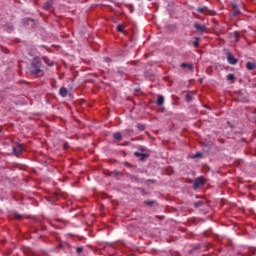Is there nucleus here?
<instances>
[{"instance_id": "10", "label": "nucleus", "mask_w": 256, "mask_h": 256, "mask_svg": "<svg viewBox=\"0 0 256 256\" xmlns=\"http://www.w3.org/2000/svg\"><path fill=\"white\" fill-rule=\"evenodd\" d=\"M113 139H115V141H123V135L121 134V132H115L113 134Z\"/></svg>"}, {"instance_id": "8", "label": "nucleus", "mask_w": 256, "mask_h": 256, "mask_svg": "<svg viewBox=\"0 0 256 256\" xmlns=\"http://www.w3.org/2000/svg\"><path fill=\"white\" fill-rule=\"evenodd\" d=\"M134 156L140 157V161H145V159H147V157H149V154H144L141 152H134Z\"/></svg>"}, {"instance_id": "19", "label": "nucleus", "mask_w": 256, "mask_h": 256, "mask_svg": "<svg viewBox=\"0 0 256 256\" xmlns=\"http://www.w3.org/2000/svg\"><path fill=\"white\" fill-rule=\"evenodd\" d=\"M193 46L195 49L199 48V37H195V41L193 42Z\"/></svg>"}, {"instance_id": "27", "label": "nucleus", "mask_w": 256, "mask_h": 256, "mask_svg": "<svg viewBox=\"0 0 256 256\" xmlns=\"http://www.w3.org/2000/svg\"><path fill=\"white\" fill-rule=\"evenodd\" d=\"M124 133H126V135H131V134L133 133V130H131V129H126V130L124 131Z\"/></svg>"}, {"instance_id": "30", "label": "nucleus", "mask_w": 256, "mask_h": 256, "mask_svg": "<svg viewBox=\"0 0 256 256\" xmlns=\"http://www.w3.org/2000/svg\"><path fill=\"white\" fill-rule=\"evenodd\" d=\"M124 165H125V167H128V168H129V167H133V165H131V163H129V162H127V161L124 162Z\"/></svg>"}, {"instance_id": "25", "label": "nucleus", "mask_w": 256, "mask_h": 256, "mask_svg": "<svg viewBox=\"0 0 256 256\" xmlns=\"http://www.w3.org/2000/svg\"><path fill=\"white\" fill-rule=\"evenodd\" d=\"M131 181H133L134 183H137L139 181V178L137 176H131L130 177Z\"/></svg>"}, {"instance_id": "16", "label": "nucleus", "mask_w": 256, "mask_h": 256, "mask_svg": "<svg viewBox=\"0 0 256 256\" xmlns=\"http://www.w3.org/2000/svg\"><path fill=\"white\" fill-rule=\"evenodd\" d=\"M203 205H205V203L201 200L194 202V207L196 209H199V207H203Z\"/></svg>"}, {"instance_id": "20", "label": "nucleus", "mask_w": 256, "mask_h": 256, "mask_svg": "<svg viewBox=\"0 0 256 256\" xmlns=\"http://www.w3.org/2000/svg\"><path fill=\"white\" fill-rule=\"evenodd\" d=\"M185 99L188 103H191V101H193V96H191V94H186Z\"/></svg>"}, {"instance_id": "5", "label": "nucleus", "mask_w": 256, "mask_h": 256, "mask_svg": "<svg viewBox=\"0 0 256 256\" xmlns=\"http://www.w3.org/2000/svg\"><path fill=\"white\" fill-rule=\"evenodd\" d=\"M194 29H196L198 31V33H205V31H207V27L199 24V22H196L194 24Z\"/></svg>"}, {"instance_id": "22", "label": "nucleus", "mask_w": 256, "mask_h": 256, "mask_svg": "<svg viewBox=\"0 0 256 256\" xmlns=\"http://www.w3.org/2000/svg\"><path fill=\"white\" fill-rule=\"evenodd\" d=\"M227 80L228 81H235V75L234 74H228L227 75Z\"/></svg>"}, {"instance_id": "17", "label": "nucleus", "mask_w": 256, "mask_h": 256, "mask_svg": "<svg viewBox=\"0 0 256 256\" xmlns=\"http://www.w3.org/2000/svg\"><path fill=\"white\" fill-rule=\"evenodd\" d=\"M144 205H147L148 207H153V205H155V200H145Z\"/></svg>"}, {"instance_id": "13", "label": "nucleus", "mask_w": 256, "mask_h": 256, "mask_svg": "<svg viewBox=\"0 0 256 256\" xmlns=\"http://www.w3.org/2000/svg\"><path fill=\"white\" fill-rule=\"evenodd\" d=\"M180 67H181L182 69H189L190 71H192V69H194L193 64H189V63H182V64L180 65Z\"/></svg>"}, {"instance_id": "1", "label": "nucleus", "mask_w": 256, "mask_h": 256, "mask_svg": "<svg viewBox=\"0 0 256 256\" xmlns=\"http://www.w3.org/2000/svg\"><path fill=\"white\" fill-rule=\"evenodd\" d=\"M43 69H45V66H43V62L41 61V58L40 57L33 58L30 64L31 75H34V76L43 75Z\"/></svg>"}, {"instance_id": "29", "label": "nucleus", "mask_w": 256, "mask_h": 256, "mask_svg": "<svg viewBox=\"0 0 256 256\" xmlns=\"http://www.w3.org/2000/svg\"><path fill=\"white\" fill-rule=\"evenodd\" d=\"M149 183H155V180L150 179L145 181V185H149Z\"/></svg>"}, {"instance_id": "3", "label": "nucleus", "mask_w": 256, "mask_h": 256, "mask_svg": "<svg viewBox=\"0 0 256 256\" xmlns=\"http://www.w3.org/2000/svg\"><path fill=\"white\" fill-rule=\"evenodd\" d=\"M203 185H205V178L198 177L194 180L193 189H199V187H203Z\"/></svg>"}, {"instance_id": "11", "label": "nucleus", "mask_w": 256, "mask_h": 256, "mask_svg": "<svg viewBox=\"0 0 256 256\" xmlns=\"http://www.w3.org/2000/svg\"><path fill=\"white\" fill-rule=\"evenodd\" d=\"M246 69L248 71H253L256 69V64L254 62H247L246 63Z\"/></svg>"}, {"instance_id": "21", "label": "nucleus", "mask_w": 256, "mask_h": 256, "mask_svg": "<svg viewBox=\"0 0 256 256\" xmlns=\"http://www.w3.org/2000/svg\"><path fill=\"white\" fill-rule=\"evenodd\" d=\"M136 127H137L138 131H145V125H143V124H137Z\"/></svg>"}, {"instance_id": "31", "label": "nucleus", "mask_w": 256, "mask_h": 256, "mask_svg": "<svg viewBox=\"0 0 256 256\" xmlns=\"http://www.w3.org/2000/svg\"><path fill=\"white\" fill-rule=\"evenodd\" d=\"M104 61H105L106 63H111V58L106 57V58H104Z\"/></svg>"}, {"instance_id": "23", "label": "nucleus", "mask_w": 256, "mask_h": 256, "mask_svg": "<svg viewBox=\"0 0 256 256\" xmlns=\"http://www.w3.org/2000/svg\"><path fill=\"white\" fill-rule=\"evenodd\" d=\"M76 253H78V255H81V253H83V247L78 246V247L76 248Z\"/></svg>"}, {"instance_id": "6", "label": "nucleus", "mask_w": 256, "mask_h": 256, "mask_svg": "<svg viewBox=\"0 0 256 256\" xmlns=\"http://www.w3.org/2000/svg\"><path fill=\"white\" fill-rule=\"evenodd\" d=\"M227 61L230 65H237V59L234 58L233 54L227 53Z\"/></svg>"}, {"instance_id": "2", "label": "nucleus", "mask_w": 256, "mask_h": 256, "mask_svg": "<svg viewBox=\"0 0 256 256\" xmlns=\"http://www.w3.org/2000/svg\"><path fill=\"white\" fill-rule=\"evenodd\" d=\"M23 149H24L23 144L16 143V145L13 146L12 151H13L14 155L17 157L23 153Z\"/></svg>"}, {"instance_id": "4", "label": "nucleus", "mask_w": 256, "mask_h": 256, "mask_svg": "<svg viewBox=\"0 0 256 256\" xmlns=\"http://www.w3.org/2000/svg\"><path fill=\"white\" fill-rule=\"evenodd\" d=\"M241 14V10H239V6L237 3H232V16L237 17V15Z\"/></svg>"}, {"instance_id": "26", "label": "nucleus", "mask_w": 256, "mask_h": 256, "mask_svg": "<svg viewBox=\"0 0 256 256\" xmlns=\"http://www.w3.org/2000/svg\"><path fill=\"white\" fill-rule=\"evenodd\" d=\"M138 149L141 151V153H145V151H147L145 146H139Z\"/></svg>"}, {"instance_id": "15", "label": "nucleus", "mask_w": 256, "mask_h": 256, "mask_svg": "<svg viewBox=\"0 0 256 256\" xmlns=\"http://www.w3.org/2000/svg\"><path fill=\"white\" fill-rule=\"evenodd\" d=\"M42 59H43L44 63H46V65H48V67H53V62L51 60H49V58L44 56Z\"/></svg>"}, {"instance_id": "18", "label": "nucleus", "mask_w": 256, "mask_h": 256, "mask_svg": "<svg viewBox=\"0 0 256 256\" xmlns=\"http://www.w3.org/2000/svg\"><path fill=\"white\" fill-rule=\"evenodd\" d=\"M116 30L118 31V33H124L125 32V28L121 24H119L117 26Z\"/></svg>"}, {"instance_id": "9", "label": "nucleus", "mask_w": 256, "mask_h": 256, "mask_svg": "<svg viewBox=\"0 0 256 256\" xmlns=\"http://www.w3.org/2000/svg\"><path fill=\"white\" fill-rule=\"evenodd\" d=\"M68 94H69V91L67 90V88L61 87V88L59 89V95H60L61 97H67Z\"/></svg>"}, {"instance_id": "12", "label": "nucleus", "mask_w": 256, "mask_h": 256, "mask_svg": "<svg viewBox=\"0 0 256 256\" xmlns=\"http://www.w3.org/2000/svg\"><path fill=\"white\" fill-rule=\"evenodd\" d=\"M163 103H165V98L163 97V95H158L156 105L158 107H161V105H163Z\"/></svg>"}, {"instance_id": "7", "label": "nucleus", "mask_w": 256, "mask_h": 256, "mask_svg": "<svg viewBox=\"0 0 256 256\" xmlns=\"http://www.w3.org/2000/svg\"><path fill=\"white\" fill-rule=\"evenodd\" d=\"M197 12L201 13L202 15H208V13H210L211 11L207 6H204V7H198Z\"/></svg>"}, {"instance_id": "14", "label": "nucleus", "mask_w": 256, "mask_h": 256, "mask_svg": "<svg viewBox=\"0 0 256 256\" xmlns=\"http://www.w3.org/2000/svg\"><path fill=\"white\" fill-rule=\"evenodd\" d=\"M51 7H53V1L50 0L44 4L43 9L48 11V9H51Z\"/></svg>"}, {"instance_id": "28", "label": "nucleus", "mask_w": 256, "mask_h": 256, "mask_svg": "<svg viewBox=\"0 0 256 256\" xmlns=\"http://www.w3.org/2000/svg\"><path fill=\"white\" fill-rule=\"evenodd\" d=\"M197 157H203V154L201 152H197L195 155H194V159H197Z\"/></svg>"}, {"instance_id": "24", "label": "nucleus", "mask_w": 256, "mask_h": 256, "mask_svg": "<svg viewBox=\"0 0 256 256\" xmlns=\"http://www.w3.org/2000/svg\"><path fill=\"white\" fill-rule=\"evenodd\" d=\"M14 217H15V219H18V220L23 219V215H21L19 213H14Z\"/></svg>"}]
</instances>
